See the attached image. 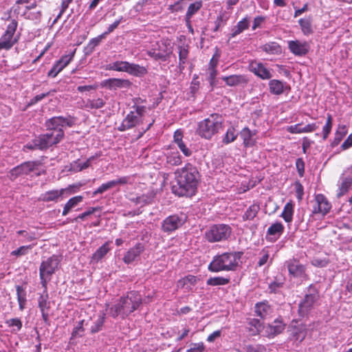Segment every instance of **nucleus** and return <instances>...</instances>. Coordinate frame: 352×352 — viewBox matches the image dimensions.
Here are the masks:
<instances>
[{
  "mask_svg": "<svg viewBox=\"0 0 352 352\" xmlns=\"http://www.w3.org/2000/svg\"><path fill=\"white\" fill-rule=\"evenodd\" d=\"M60 260L58 256L52 255L41 262L39 267V277L43 288L46 289L47 283L51 280L52 276L58 268Z\"/></svg>",
  "mask_w": 352,
  "mask_h": 352,
  "instance_id": "nucleus-7",
  "label": "nucleus"
},
{
  "mask_svg": "<svg viewBox=\"0 0 352 352\" xmlns=\"http://www.w3.org/2000/svg\"><path fill=\"white\" fill-rule=\"evenodd\" d=\"M292 339L301 342L305 340L307 334V325L304 323L292 324L288 329Z\"/></svg>",
  "mask_w": 352,
  "mask_h": 352,
  "instance_id": "nucleus-18",
  "label": "nucleus"
},
{
  "mask_svg": "<svg viewBox=\"0 0 352 352\" xmlns=\"http://www.w3.org/2000/svg\"><path fill=\"white\" fill-rule=\"evenodd\" d=\"M318 126L316 123H311L302 126L300 124L291 125L287 126V131L291 133H311L314 131Z\"/></svg>",
  "mask_w": 352,
  "mask_h": 352,
  "instance_id": "nucleus-25",
  "label": "nucleus"
},
{
  "mask_svg": "<svg viewBox=\"0 0 352 352\" xmlns=\"http://www.w3.org/2000/svg\"><path fill=\"white\" fill-rule=\"evenodd\" d=\"M249 69L263 80H269L272 77L270 71L260 62L252 61L249 65Z\"/></svg>",
  "mask_w": 352,
  "mask_h": 352,
  "instance_id": "nucleus-19",
  "label": "nucleus"
},
{
  "mask_svg": "<svg viewBox=\"0 0 352 352\" xmlns=\"http://www.w3.org/2000/svg\"><path fill=\"white\" fill-rule=\"evenodd\" d=\"M107 69L124 72L135 76H141L146 73V69L144 67L134 63H130L126 61H116L111 63L107 66Z\"/></svg>",
  "mask_w": 352,
  "mask_h": 352,
  "instance_id": "nucleus-11",
  "label": "nucleus"
},
{
  "mask_svg": "<svg viewBox=\"0 0 352 352\" xmlns=\"http://www.w3.org/2000/svg\"><path fill=\"white\" fill-rule=\"evenodd\" d=\"M352 146V133L350 134L346 140L341 145L342 150H346Z\"/></svg>",
  "mask_w": 352,
  "mask_h": 352,
  "instance_id": "nucleus-64",
  "label": "nucleus"
},
{
  "mask_svg": "<svg viewBox=\"0 0 352 352\" xmlns=\"http://www.w3.org/2000/svg\"><path fill=\"white\" fill-rule=\"evenodd\" d=\"M242 255V252H229L218 254L213 257L208 269L211 272L235 271L239 267Z\"/></svg>",
  "mask_w": 352,
  "mask_h": 352,
  "instance_id": "nucleus-4",
  "label": "nucleus"
},
{
  "mask_svg": "<svg viewBox=\"0 0 352 352\" xmlns=\"http://www.w3.org/2000/svg\"><path fill=\"white\" fill-rule=\"evenodd\" d=\"M75 53L76 50H74L73 51L69 52L68 54L63 55L58 60L54 63V65H56V66L62 71L73 60Z\"/></svg>",
  "mask_w": 352,
  "mask_h": 352,
  "instance_id": "nucleus-36",
  "label": "nucleus"
},
{
  "mask_svg": "<svg viewBox=\"0 0 352 352\" xmlns=\"http://www.w3.org/2000/svg\"><path fill=\"white\" fill-rule=\"evenodd\" d=\"M5 323L9 327H12V332H18L22 329V321L19 318L7 320Z\"/></svg>",
  "mask_w": 352,
  "mask_h": 352,
  "instance_id": "nucleus-50",
  "label": "nucleus"
},
{
  "mask_svg": "<svg viewBox=\"0 0 352 352\" xmlns=\"http://www.w3.org/2000/svg\"><path fill=\"white\" fill-rule=\"evenodd\" d=\"M285 328V324L280 319H276L266 327V332L270 337H274L282 333Z\"/></svg>",
  "mask_w": 352,
  "mask_h": 352,
  "instance_id": "nucleus-26",
  "label": "nucleus"
},
{
  "mask_svg": "<svg viewBox=\"0 0 352 352\" xmlns=\"http://www.w3.org/2000/svg\"><path fill=\"white\" fill-rule=\"evenodd\" d=\"M173 53V45L168 40H161L151 45L146 54L155 60H166Z\"/></svg>",
  "mask_w": 352,
  "mask_h": 352,
  "instance_id": "nucleus-8",
  "label": "nucleus"
},
{
  "mask_svg": "<svg viewBox=\"0 0 352 352\" xmlns=\"http://www.w3.org/2000/svg\"><path fill=\"white\" fill-rule=\"evenodd\" d=\"M347 129L344 125L339 126L336 133L335 142L339 143L342 138L346 135Z\"/></svg>",
  "mask_w": 352,
  "mask_h": 352,
  "instance_id": "nucleus-55",
  "label": "nucleus"
},
{
  "mask_svg": "<svg viewBox=\"0 0 352 352\" xmlns=\"http://www.w3.org/2000/svg\"><path fill=\"white\" fill-rule=\"evenodd\" d=\"M289 274L294 278H300L302 281L309 279L307 273L306 265L302 264L297 258H293L286 261Z\"/></svg>",
  "mask_w": 352,
  "mask_h": 352,
  "instance_id": "nucleus-12",
  "label": "nucleus"
},
{
  "mask_svg": "<svg viewBox=\"0 0 352 352\" xmlns=\"http://www.w3.org/2000/svg\"><path fill=\"white\" fill-rule=\"evenodd\" d=\"M332 128V118L330 115H328L327 120L325 125L322 129V135L323 139L325 140L327 138L329 134L330 133Z\"/></svg>",
  "mask_w": 352,
  "mask_h": 352,
  "instance_id": "nucleus-54",
  "label": "nucleus"
},
{
  "mask_svg": "<svg viewBox=\"0 0 352 352\" xmlns=\"http://www.w3.org/2000/svg\"><path fill=\"white\" fill-rule=\"evenodd\" d=\"M285 226L280 221L272 223L267 228L265 239L268 242H276L284 233Z\"/></svg>",
  "mask_w": 352,
  "mask_h": 352,
  "instance_id": "nucleus-17",
  "label": "nucleus"
},
{
  "mask_svg": "<svg viewBox=\"0 0 352 352\" xmlns=\"http://www.w3.org/2000/svg\"><path fill=\"white\" fill-rule=\"evenodd\" d=\"M122 20V17H120L119 19L114 21L112 24H111L108 28L107 30L105 31L101 36L100 38L104 37L106 35L109 34V33L112 32L116 28H118L119 24Z\"/></svg>",
  "mask_w": 352,
  "mask_h": 352,
  "instance_id": "nucleus-59",
  "label": "nucleus"
},
{
  "mask_svg": "<svg viewBox=\"0 0 352 352\" xmlns=\"http://www.w3.org/2000/svg\"><path fill=\"white\" fill-rule=\"evenodd\" d=\"M199 280L197 276L188 274L179 279L177 283V286L179 288L186 289L188 292L191 291L192 286H195Z\"/></svg>",
  "mask_w": 352,
  "mask_h": 352,
  "instance_id": "nucleus-24",
  "label": "nucleus"
},
{
  "mask_svg": "<svg viewBox=\"0 0 352 352\" xmlns=\"http://www.w3.org/2000/svg\"><path fill=\"white\" fill-rule=\"evenodd\" d=\"M270 91L275 95H280L288 88L286 83L278 80H271L269 82Z\"/></svg>",
  "mask_w": 352,
  "mask_h": 352,
  "instance_id": "nucleus-31",
  "label": "nucleus"
},
{
  "mask_svg": "<svg viewBox=\"0 0 352 352\" xmlns=\"http://www.w3.org/2000/svg\"><path fill=\"white\" fill-rule=\"evenodd\" d=\"M126 182L127 179L126 177H122L109 181L105 184H102L97 190L93 192V195L96 196L99 193H102L107 190L116 186L117 185L125 184Z\"/></svg>",
  "mask_w": 352,
  "mask_h": 352,
  "instance_id": "nucleus-28",
  "label": "nucleus"
},
{
  "mask_svg": "<svg viewBox=\"0 0 352 352\" xmlns=\"http://www.w3.org/2000/svg\"><path fill=\"white\" fill-rule=\"evenodd\" d=\"M23 175L22 172L21 171L20 166H18L13 169L11 170L10 173V177L11 179H16L18 176Z\"/></svg>",
  "mask_w": 352,
  "mask_h": 352,
  "instance_id": "nucleus-63",
  "label": "nucleus"
},
{
  "mask_svg": "<svg viewBox=\"0 0 352 352\" xmlns=\"http://www.w3.org/2000/svg\"><path fill=\"white\" fill-rule=\"evenodd\" d=\"M16 21L14 19L12 20L8 25L5 33L2 35L0 39V50L3 49L9 50L16 42V40L13 38V36L16 30Z\"/></svg>",
  "mask_w": 352,
  "mask_h": 352,
  "instance_id": "nucleus-14",
  "label": "nucleus"
},
{
  "mask_svg": "<svg viewBox=\"0 0 352 352\" xmlns=\"http://www.w3.org/2000/svg\"><path fill=\"white\" fill-rule=\"evenodd\" d=\"M84 103L85 108L87 109V110L99 109L102 108L105 104L104 100L102 98L88 99L86 101H85Z\"/></svg>",
  "mask_w": 352,
  "mask_h": 352,
  "instance_id": "nucleus-40",
  "label": "nucleus"
},
{
  "mask_svg": "<svg viewBox=\"0 0 352 352\" xmlns=\"http://www.w3.org/2000/svg\"><path fill=\"white\" fill-rule=\"evenodd\" d=\"M110 241L104 243L91 256V261L94 263L99 262L111 250Z\"/></svg>",
  "mask_w": 352,
  "mask_h": 352,
  "instance_id": "nucleus-30",
  "label": "nucleus"
},
{
  "mask_svg": "<svg viewBox=\"0 0 352 352\" xmlns=\"http://www.w3.org/2000/svg\"><path fill=\"white\" fill-rule=\"evenodd\" d=\"M140 122L138 116H135L133 111H131L123 120L122 124L118 127V130L120 131L128 130L135 126Z\"/></svg>",
  "mask_w": 352,
  "mask_h": 352,
  "instance_id": "nucleus-23",
  "label": "nucleus"
},
{
  "mask_svg": "<svg viewBox=\"0 0 352 352\" xmlns=\"http://www.w3.org/2000/svg\"><path fill=\"white\" fill-rule=\"evenodd\" d=\"M23 175H40L41 164L36 162H28L20 165Z\"/></svg>",
  "mask_w": 352,
  "mask_h": 352,
  "instance_id": "nucleus-27",
  "label": "nucleus"
},
{
  "mask_svg": "<svg viewBox=\"0 0 352 352\" xmlns=\"http://www.w3.org/2000/svg\"><path fill=\"white\" fill-rule=\"evenodd\" d=\"M248 28H249V21H248V18H244L241 21L238 22L236 25L233 27V28L232 29V31H231L230 36L232 38H234L236 36H237L238 34L243 32L244 30H247Z\"/></svg>",
  "mask_w": 352,
  "mask_h": 352,
  "instance_id": "nucleus-38",
  "label": "nucleus"
},
{
  "mask_svg": "<svg viewBox=\"0 0 352 352\" xmlns=\"http://www.w3.org/2000/svg\"><path fill=\"white\" fill-rule=\"evenodd\" d=\"M144 246L142 243H138L134 247L130 248L124 254L123 261L125 263H131L138 257L144 251Z\"/></svg>",
  "mask_w": 352,
  "mask_h": 352,
  "instance_id": "nucleus-22",
  "label": "nucleus"
},
{
  "mask_svg": "<svg viewBox=\"0 0 352 352\" xmlns=\"http://www.w3.org/2000/svg\"><path fill=\"white\" fill-rule=\"evenodd\" d=\"M17 234L19 235L23 236L28 241H32L36 239V235L34 233H28L25 230H19Z\"/></svg>",
  "mask_w": 352,
  "mask_h": 352,
  "instance_id": "nucleus-62",
  "label": "nucleus"
},
{
  "mask_svg": "<svg viewBox=\"0 0 352 352\" xmlns=\"http://www.w3.org/2000/svg\"><path fill=\"white\" fill-rule=\"evenodd\" d=\"M261 323L258 319L251 318L248 324V329L250 335H258L261 330Z\"/></svg>",
  "mask_w": 352,
  "mask_h": 352,
  "instance_id": "nucleus-41",
  "label": "nucleus"
},
{
  "mask_svg": "<svg viewBox=\"0 0 352 352\" xmlns=\"http://www.w3.org/2000/svg\"><path fill=\"white\" fill-rule=\"evenodd\" d=\"M232 228L224 223L213 224L205 232L204 237L210 243L227 240L231 235Z\"/></svg>",
  "mask_w": 352,
  "mask_h": 352,
  "instance_id": "nucleus-9",
  "label": "nucleus"
},
{
  "mask_svg": "<svg viewBox=\"0 0 352 352\" xmlns=\"http://www.w3.org/2000/svg\"><path fill=\"white\" fill-rule=\"evenodd\" d=\"M294 204L292 201L287 202L282 212L281 217L287 223H290L293 219Z\"/></svg>",
  "mask_w": 352,
  "mask_h": 352,
  "instance_id": "nucleus-44",
  "label": "nucleus"
},
{
  "mask_svg": "<svg viewBox=\"0 0 352 352\" xmlns=\"http://www.w3.org/2000/svg\"><path fill=\"white\" fill-rule=\"evenodd\" d=\"M177 146L185 156L188 157L191 155L192 151L187 147L183 141L177 144Z\"/></svg>",
  "mask_w": 352,
  "mask_h": 352,
  "instance_id": "nucleus-61",
  "label": "nucleus"
},
{
  "mask_svg": "<svg viewBox=\"0 0 352 352\" xmlns=\"http://www.w3.org/2000/svg\"><path fill=\"white\" fill-rule=\"evenodd\" d=\"M222 124L223 119L221 116L211 114L198 123L197 133L202 138L210 140L222 128Z\"/></svg>",
  "mask_w": 352,
  "mask_h": 352,
  "instance_id": "nucleus-5",
  "label": "nucleus"
},
{
  "mask_svg": "<svg viewBox=\"0 0 352 352\" xmlns=\"http://www.w3.org/2000/svg\"><path fill=\"white\" fill-rule=\"evenodd\" d=\"M130 82L128 80L120 78H110L105 82V85L110 89H116L119 87H124L129 86Z\"/></svg>",
  "mask_w": 352,
  "mask_h": 352,
  "instance_id": "nucleus-39",
  "label": "nucleus"
},
{
  "mask_svg": "<svg viewBox=\"0 0 352 352\" xmlns=\"http://www.w3.org/2000/svg\"><path fill=\"white\" fill-rule=\"evenodd\" d=\"M167 163L173 166H179L182 163V158L177 151H170L166 157Z\"/></svg>",
  "mask_w": 352,
  "mask_h": 352,
  "instance_id": "nucleus-49",
  "label": "nucleus"
},
{
  "mask_svg": "<svg viewBox=\"0 0 352 352\" xmlns=\"http://www.w3.org/2000/svg\"><path fill=\"white\" fill-rule=\"evenodd\" d=\"M237 137L236 131L234 128H229L223 139V142L228 144L234 142Z\"/></svg>",
  "mask_w": 352,
  "mask_h": 352,
  "instance_id": "nucleus-51",
  "label": "nucleus"
},
{
  "mask_svg": "<svg viewBox=\"0 0 352 352\" xmlns=\"http://www.w3.org/2000/svg\"><path fill=\"white\" fill-rule=\"evenodd\" d=\"M76 118L71 116L67 117H53L46 121L47 132L36 138L37 146L41 150L58 144L64 136L63 127H71L76 124Z\"/></svg>",
  "mask_w": 352,
  "mask_h": 352,
  "instance_id": "nucleus-1",
  "label": "nucleus"
},
{
  "mask_svg": "<svg viewBox=\"0 0 352 352\" xmlns=\"http://www.w3.org/2000/svg\"><path fill=\"white\" fill-rule=\"evenodd\" d=\"M107 69L124 72L135 76H141L146 73V69L144 67L134 63H130L126 61H116L111 63L107 66Z\"/></svg>",
  "mask_w": 352,
  "mask_h": 352,
  "instance_id": "nucleus-10",
  "label": "nucleus"
},
{
  "mask_svg": "<svg viewBox=\"0 0 352 352\" xmlns=\"http://www.w3.org/2000/svg\"><path fill=\"white\" fill-rule=\"evenodd\" d=\"M205 346L203 342L192 343L186 352H204Z\"/></svg>",
  "mask_w": 352,
  "mask_h": 352,
  "instance_id": "nucleus-56",
  "label": "nucleus"
},
{
  "mask_svg": "<svg viewBox=\"0 0 352 352\" xmlns=\"http://www.w3.org/2000/svg\"><path fill=\"white\" fill-rule=\"evenodd\" d=\"M186 219L182 215H170L163 220L161 229L164 232L171 233L180 228L185 223Z\"/></svg>",
  "mask_w": 352,
  "mask_h": 352,
  "instance_id": "nucleus-13",
  "label": "nucleus"
},
{
  "mask_svg": "<svg viewBox=\"0 0 352 352\" xmlns=\"http://www.w3.org/2000/svg\"><path fill=\"white\" fill-rule=\"evenodd\" d=\"M16 296H17V301L19 302V307L21 311H23L25 308L27 299H26V291L25 289L20 286H16Z\"/></svg>",
  "mask_w": 352,
  "mask_h": 352,
  "instance_id": "nucleus-37",
  "label": "nucleus"
},
{
  "mask_svg": "<svg viewBox=\"0 0 352 352\" xmlns=\"http://www.w3.org/2000/svg\"><path fill=\"white\" fill-rule=\"evenodd\" d=\"M201 7H202V1H196V2L192 3L189 5L187 12L186 13L185 18H186V23L188 25H189L190 28V19H191L192 16L195 14H196L201 9Z\"/></svg>",
  "mask_w": 352,
  "mask_h": 352,
  "instance_id": "nucleus-35",
  "label": "nucleus"
},
{
  "mask_svg": "<svg viewBox=\"0 0 352 352\" xmlns=\"http://www.w3.org/2000/svg\"><path fill=\"white\" fill-rule=\"evenodd\" d=\"M175 179L179 186V191H175L179 197H192L197 188L199 173L197 169L190 164L178 168L175 172Z\"/></svg>",
  "mask_w": 352,
  "mask_h": 352,
  "instance_id": "nucleus-2",
  "label": "nucleus"
},
{
  "mask_svg": "<svg viewBox=\"0 0 352 352\" xmlns=\"http://www.w3.org/2000/svg\"><path fill=\"white\" fill-rule=\"evenodd\" d=\"M298 24L304 35L308 36L314 32L312 28V17L311 16L300 19L298 20Z\"/></svg>",
  "mask_w": 352,
  "mask_h": 352,
  "instance_id": "nucleus-32",
  "label": "nucleus"
},
{
  "mask_svg": "<svg viewBox=\"0 0 352 352\" xmlns=\"http://www.w3.org/2000/svg\"><path fill=\"white\" fill-rule=\"evenodd\" d=\"M352 185V178L344 177L342 179L341 183L338 190V197L346 195V192L350 189Z\"/></svg>",
  "mask_w": 352,
  "mask_h": 352,
  "instance_id": "nucleus-43",
  "label": "nucleus"
},
{
  "mask_svg": "<svg viewBox=\"0 0 352 352\" xmlns=\"http://www.w3.org/2000/svg\"><path fill=\"white\" fill-rule=\"evenodd\" d=\"M255 313L261 318H265L272 312L271 306L268 302H259L255 305Z\"/></svg>",
  "mask_w": 352,
  "mask_h": 352,
  "instance_id": "nucleus-29",
  "label": "nucleus"
},
{
  "mask_svg": "<svg viewBox=\"0 0 352 352\" xmlns=\"http://www.w3.org/2000/svg\"><path fill=\"white\" fill-rule=\"evenodd\" d=\"M262 49L269 54H278L281 53V48L276 42L266 43L262 47Z\"/></svg>",
  "mask_w": 352,
  "mask_h": 352,
  "instance_id": "nucleus-48",
  "label": "nucleus"
},
{
  "mask_svg": "<svg viewBox=\"0 0 352 352\" xmlns=\"http://www.w3.org/2000/svg\"><path fill=\"white\" fill-rule=\"evenodd\" d=\"M227 19L228 18L225 16V15L223 14L218 16L215 21V28L214 29V31L217 32L221 27L223 26L226 24Z\"/></svg>",
  "mask_w": 352,
  "mask_h": 352,
  "instance_id": "nucleus-58",
  "label": "nucleus"
},
{
  "mask_svg": "<svg viewBox=\"0 0 352 352\" xmlns=\"http://www.w3.org/2000/svg\"><path fill=\"white\" fill-rule=\"evenodd\" d=\"M179 50V67L184 68L188 56V46L187 45H181L178 46Z\"/></svg>",
  "mask_w": 352,
  "mask_h": 352,
  "instance_id": "nucleus-46",
  "label": "nucleus"
},
{
  "mask_svg": "<svg viewBox=\"0 0 352 352\" xmlns=\"http://www.w3.org/2000/svg\"><path fill=\"white\" fill-rule=\"evenodd\" d=\"M78 188V186H70L66 188L53 190L50 192L52 195L50 196L48 198H59L60 197H68L70 196L72 193L76 192V190Z\"/></svg>",
  "mask_w": 352,
  "mask_h": 352,
  "instance_id": "nucleus-34",
  "label": "nucleus"
},
{
  "mask_svg": "<svg viewBox=\"0 0 352 352\" xmlns=\"http://www.w3.org/2000/svg\"><path fill=\"white\" fill-rule=\"evenodd\" d=\"M38 307L41 312L42 318L45 323H49V311L51 308V302L49 300V294L47 292V287L43 288V292L41 294L37 299Z\"/></svg>",
  "mask_w": 352,
  "mask_h": 352,
  "instance_id": "nucleus-15",
  "label": "nucleus"
},
{
  "mask_svg": "<svg viewBox=\"0 0 352 352\" xmlns=\"http://www.w3.org/2000/svg\"><path fill=\"white\" fill-rule=\"evenodd\" d=\"M104 324V318L100 317L98 318L96 322H94V324L91 328V333H95L98 332L102 329V327Z\"/></svg>",
  "mask_w": 352,
  "mask_h": 352,
  "instance_id": "nucleus-57",
  "label": "nucleus"
},
{
  "mask_svg": "<svg viewBox=\"0 0 352 352\" xmlns=\"http://www.w3.org/2000/svg\"><path fill=\"white\" fill-rule=\"evenodd\" d=\"M240 135L243 139L245 146H252L254 144L255 140H254V136L255 135V133L252 131L249 128L245 127L243 129Z\"/></svg>",
  "mask_w": 352,
  "mask_h": 352,
  "instance_id": "nucleus-33",
  "label": "nucleus"
},
{
  "mask_svg": "<svg viewBox=\"0 0 352 352\" xmlns=\"http://www.w3.org/2000/svg\"><path fill=\"white\" fill-rule=\"evenodd\" d=\"M230 282L229 277L215 276L210 277L207 280V285L210 286L226 285Z\"/></svg>",
  "mask_w": 352,
  "mask_h": 352,
  "instance_id": "nucleus-45",
  "label": "nucleus"
},
{
  "mask_svg": "<svg viewBox=\"0 0 352 352\" xmlns=\"http://www.w3.org/2000/svg\"><path fill=\"white\" fill-rule=\"evenodd\" d=\"M309 205L314 214L326 215L331 208V204L328 199H310Z\"/></svg>",
  "mask_w": 352,
  "mask_h": 352,
  "instance_id": "nucleus-16",
  "label": "nucleus"
},
{
  "mask_svg": "<svg viewBox=\"0 0 352 352\" xmlns=\"http://www.w3.org/2000/svg\"><path fill=\"white\" fill-rule=\"evenodd\" d=\"M82 199H69L67 203L65 204L62 214L63 216L67 215L69 212L74 208Z\"/></svg>",
  "mask_w": 352,
  "mask_h": 352,
  "instance_id": "nucleus-53",
  "label": "nucleus"
},
{
  "mask_svg": "<svg viewBox=\"0 0 352 352\" xmlns=\"http://www.w3.org/2000/svg\"><path fill=\"white\" fill-rule=\"evenodd\" d=\"M84 321H85L84 320H82L78 322L77 325L74 327V329L72 333V337H76V336H78L80 334V333L84 331V328H83Z\"/></svg>",
  "mask_w": 352,
  "mask_h": 352,
  "instance_id": "nucleus-60",
  "label": "nucleus"
},
{
  "mask_svg": "<svg viewBox=\"0 0 352 352\" xmlns=\"http://www.w3.org/2000/svg\"><path fill=\"white\" fill-rule=\"evenodd\" d=\"M319 291L313 285L308 287L307 293L298 304V313L301 317H307L317 306L319 305Z\"/></svg>",
  "mask_w": 352,
  "mask_h": 352,
  "instance_id": "nucleus-6",
  "label": "nucleus"
},
{
  "mask_svg": "<svg viewBox=\"0 0 352 352\" xmlns=\"http://www.w3.org/2000/svg\"><path fill=\"white\" fill-rule=\"evenodd\" d=\"M260 210V206L258 204L251 205L242 216L243 221H251L256 217L258 211Z\"/></svg>",
  "mask_w": 352,
  "mask_h": 352,
  "instance_id": "nucleus-42",
  "label": "nucleus"
},
{
  "mask_svg": "<svg viewBox=\"0 0 352 352\" xmlns=\"http://www.w3.org/2000/svg\"><path fill=\"white\" fill-rule=\"evenodd\" d=\"M288 47L294 54L296 56H303L308 52L309 45L306 41H300L298 40L290 41L288 42Z\"/></svg>",
  "mask_w": 352,
  "mask_h": 352,
  "instance_id": "nucleus-20",
  "label": "nucleus"
},
{
  "mask_svg": "<svg viewBox=\"0 0 352 352\" xmlns=\"http://www.w3.org/2000/svg\"><path fill=\"white\" fill-rule=\"evenodd\" d=\"M142 303V298L139 292L131 291L126 296L121 297L119 302L109 309V314L113 318L122 316V318L137 310Z\"/></svg>",
  "mask_w": 352,
  "mask_h": 352,
  "instance_id": "nucleus-3",
  "label": "nucleus"
},
{
  "mask_svg": "<svg viewBox=\"0 0 352 352\" xmlns=\"http://www.w3.org/2000/svg\"><path fill=\"white\" fill-rule=\"evenodd\" d=\"M221 79L228 86L236 87L245 86L249 81L248 77L243 74L230 75L228 76H222Z\"/></svg>",
  "mask_w": 352,
  "mask_h": 352,
  "instance_id": "nucleus-21",
  "label": "nucleus"
},
{
  "mask_svg": "<svg viewBox=\"0 0 352 352\" xmlns=\"http://www.w3.org/2000/svg\"><path fill=\"white\" fill-rule=\"evenodd\" d=\"M32 248V245H23L19 247L15 250H13L11 252V255L16 256H23L28 254L29 250H30Z\"/></svg>",
  "mask_w": 352,
  "mask_h": 352,
  "instance_id": "nucleus-52",
  "label": "nucleus"
},
{
  "mask_svg": "<svg viewBox=\"0 0 352 352\" xmlns=\"http://www.w3.org/2000/svg\"><path fill=\"white\" fill-rule=\"evenodd\" d=\"M94 157H91L84 162H80L79 161L74 162V163L72 164V170L74 172H79L85 168H87L90 166L91 162L94 160Z\"/></svg>",
  "mask_w": 352,
  "mask_h": 352,
  "instance_id": "nucleus-47",
  "label": "nucleus"
}]
</instances>
